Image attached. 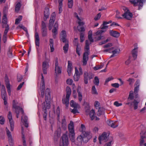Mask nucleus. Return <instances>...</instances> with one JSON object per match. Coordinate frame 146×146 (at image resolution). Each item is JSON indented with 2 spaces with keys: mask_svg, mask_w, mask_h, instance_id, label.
Segmentation results:
<instances>
[{
  "mask_svg": "<svg viewBox=\"0 0 146 146\" xmlns=\"http://www.w3.org/2000/svg\"><path fill=\"white\" fill-rule=\"evenodd\" d=\"M91 137L90 132L83 131L81 135L78 137L75 141L74 140V142L72 143L77 145H81L82 144V141L84 143H86Z\"/></svg>",
  "mask_w": 146,
  "mask_h": 146,
  "instance_id": "f257e3e1",
  "label": "nucleus"
},
{
  "mask_svg": "<svg viewBox=\"0 0 146 146\" xmlns=\"http://www.w3.org/2000/svg\"><path fill=\"white\" fill-rule=\"evenodd\" d=\"M45 102H44L42 104V107L43 111L44 113H46L47 110L50 109V89L47 88L45 93Z\"/></svg>",
  "mask_w": 146,
  "mask_h": 146,
  "instance_id": "f03ea898",
  "label": "nucleus"
},
{
  "mask_svg": "<svg viewBox=\"0 0 146 146\" xmlns=\"http://www.w3.org/2000/svg\"><path fill=\"white\" fill-rule=\"evenodd\" d=\"M68 129L69 132V136L70 141L72 142H74L75 134L74 129V124L73 122L72 121H70V123L68 125Z\"/></svg>",
  "mask_w": 146,
  "mask_h": 146,
  "instance_id": "7ed1b4c3",
  "label": "nucleus"
},
{
  "mask_svg": "<svg viewBox=\"0 0 146 146\" xmlns=\"http://www.w3.org/2000/svg\"><path fill=\"white\" fill-rule=\"evenodd\" d=\"M39 80L40 82V84L39 82L38 83V86L39 87L40 90L41 92V96L43 97L44 96V90L45 89V83L44 76L42 74L39 76Z\"/></svg>",
  "mask_w": 146,
  "mask_h": 146,
  "instance_id": "20e7f679",
  "label": "nucleus"
},
{
  "mask_svg": "<svg viewBox=\"0 0 146 146\" xmlns=\"http://www.w3.org/2000/svg\"><path fill=\"white\" fill-rule=\"evenodd\" d=\"M66 94L65 98L62 99L63 103L65 104L66 106L68 107L69 104V99L71 94V90L69 87H67L66 88Z\"/></svg>",
  "mask_w": 146,
  "mask_h": 146,
  "instance_id": "39448f33",
  "label": "nucleus"
},
{
  "mask_svg": "<svg viewBox=\"0 0 146 146\" xmlns=\"http://www.w3.org/2000/svg\"><path fill=\"white\" fill-rule=\"evenodd\" d=\"M123 9L124 11V13L122 15V17L127 20H131L133 17L132 14L130 12L128 9L125 7H123Z\"/></svg>",
  "mask_w": 146,
  "mask_h": 146,
  "instance_id": "423d86ee",
  "label": "nucleus"
},
{
  "mask_svg": "<svg viewBox=\"0 0 146 146\" xmlns=\"http://www.w3.org/2000/svg\"><path fill=\"white\" fill-rule=\"evenodd\" d=\"M79 69V71L76 67L75 68V73L73 77L75 81H78L80 78V76L83 74V70L82 68L80 67Z\"/></svg>",
  "mask_w": 146,
  "mask_h": 146,
  "instance_id": "0eeeda50",
  "label": "nucleus"
},
{
  "mask_svg": "<svg viewBox=\"0 0 146 146\" xmlns=\"http://www.w3.org/2000/svg\"><path fill=\"white\" fill-rule=\"evenodd\" d=\"M145 0H129L130 2L134 6H139L138 10H140L143 6V3L145 2Z\"/></svg>",
  "mask_w": 146,
  "mask_h": 146,
  "instance_id": "6e6552de",
  "label": "nucleus"
},
{
  "mask_svg": "<svg viewBox=\"0 0 146 146\" xmlns=\"http://www.w3.org/2000/svg\"><path fill=\"white\" fill-rule=\"evenodd\" d=\"M17 103L15 100L13 102V106L14 109H15L16 113H17L16 117H19V113L21 112L22 114L23 113V111L21 108L18 106L17 105Z\"/></svg>",
  "mask_w": 146,
  "mask_h": 146,
  "instance_id": "1a4fd4ad",
  "label": "nucleus"
},
{
  "mask_svg": "<svg viewBox=\"0 0 146 146\" xmlns=\"http://www.w3.org/2000/svg\"><path fill=\"white\" fill-rule=\"evenodd\" d=\"M70 106L71 107L74 108L71 111L72 113L74 114H75L79 112L78 109H79L80 108L79 104L73 100H71L70 102Z\"/></svg>",
  "mask_w": 146,
  "mask_h": 146,
  "instance_id": "9d476101",
  "label": "nucleus"
},
{
  "mask_svg": "<svg viewBox=\"0 0 146 146\" xmlns=\"http://www.w3.org/2000/svg\"><path fill=\"white\" fill-rule=\"evenodd\" d=\"M35 43L36 45L37 53L38 56H40V52L39 50V47L40 44V38L38 33L36 32L35 34Z\"/></svg>",
  "mask_w": 146,
  "mask_h": 146,
  "instance_id": "9b49d317",
  "label": "nucleus"
},
{
  "mask_svg": "<svg viewBox=\"0 0 146 146\" xmlns=\"http://www.w3.org/2000/svg\"><path fill=\"white\" fill-rule=\"evenodd\" d=\"M1 96L2 99L3 100L4 104L5 106L7 105V97L5 87L4 85H2V86L1 89Z\"/></svg>",
  "mask_w": 146,
  "mask_h": 146,
  "instance_id": "f8f14e48",
  "label": "nucleus"
},
{
  "mask_svg": "<svg viewBox=\"0 0 146 146\" xmlns=\"http://www.w3.org/2000/svg\"><path fill=\"white\" fill-rule=\"evenodd\" d=\"M109 136L105 133H104L99 137V139L100 144H101L103 142H106L109 139Z\"/></svg>",
  "mask_w": 146,
  "mask_h": 146,
  "instance_id": "ddd939ff",
  "label": "nucleus"
},
{
  "mask_svg": "<svg viewBox=\"0 0 146 146\" xmlns=\"http://www.w3.org/2000/svg\"><path fill=\"white\" fill-rule=\"evenodd\" d=\"M146 141V131L144 132L141 131L140 133V145L143 146L144 145V142Z\"/></svg>",
  "mask_w": 146,
  "mask_h": 146,
  "instance_id": "4468645a",
  "label": "nucleus"
},
{
  "mask_svg": "<svg viewBox=\"0 0 146 146\" xmlns=\"http://www.w3.org/2000/svg\"><path fill=\"white\" fill-rule=\"evenodd\" d=\"M8 117L9 120L10 125L11 127V130L13 131L14 129V123L12 118V116L11 113V111L9 112L8 115Z\"/></svg>",
  "mask_w": 146,
  "mask_h": 146,
  "instance_id": "2eb2a0df",
  "label": "nucleus"
},
{
  "mask_svg": "<svg viewBox=\"0 0 146 146\" xmlns=\"http://www.w3.org/2000/svg\"><path fill=\"white\" fill-rule=\"evenodd\" d=\"M62 144H60V146H68L69 144L68 138L66 134H64L62 137Z\"/></svg>",
  "mask_w": 146,
  "mask_h": 146,
  "instance_id": "dca6fc26",
  "label": "nucleus"
},
{
  "mask_svg": "<svg viewBox=\"0 0 146 146\" xmlns=\"http://www.w3.org/2000/svg\"><path fill=\"white\" fill-rule=\"evenodd\" d=\"M55 14L54 13H53L51 15L49 24V29L50 30H51L52 28L54 23L55 19Z\"/></svg>",
  "mask_w": 146,
  "mask_h": 146,
  "instance_id": "f3484780",
  "label": "nucleus"
},
{
  "mask_svg": "<svg viewBox=\"0 0 146 146\" xmlns=\"http://www.w3.org/2000/svg\"><path fill=\"white\" fill-rule=\"evenodd\" d=\"M60 35V40L63 42H65L68 41L66 39L67 35L65 31L64 30L62 31Z\"/></svg>",
  "mask_w": 146,
  "mask_h": 146,
  "instance_id": "a211bd4d",
  "label": "nucleus"
},
{
  "mask_svg": "<svg viewBox=\"0 0 146 146\" xmlns=\"http://www.w3.org/2000/svg\"><path fill=\"white\" fill-rule=\"evenodd\" d=\"M49 66L48 61V60H45L43 61L42 66L43 73L44 74H46L47 70L49 68Z\"/></svg>",
  "mask_w": 146,
  "mask_h": 146,
  "instance_id": "6ab92c4d",
  "label": "nucleus"
},
{
  "mask_svg": "<svg viewBox=\"0 0 146 146\" xmlns=\"http://www.w3.org/2000/svg\"><path fill=\"white\" fill-rule=\"evenodd\" d=\"M104 52H108L109 53H112L113 55L118 53L119 50L117 48H115L113 47H112L110 48H108L107 49L105 50L104 51Z\"/></svg>",
  "mask_w": 146,
  "mask_h": 146,
  "instance_id": "aec40b11",
  "label": "nucleus"
},
{
  "mask_svg": "<svg viewBox=\"0 0 146 146\" xmlns=\"http://www.w3.org/2000/svg\"><path fill=\"white\" fill-rule=\"evenodd\" d=\"M88 54L87 52H85L83 55L82 58V62L84 65H86L87 62V61L88 60Z\"/></svg>",
  "mask_w": 146,
  "mask_h": 146,
  "instance_id": "412c9836",
  "label": "nucleus"
},
{
  "mask_svg": "<svg viewBox=\"0 0 146 146\" xmlns=\"http://www.w3.org/2000/svg\"><path fill=\"white\" fill-rule=\"evenodd\" d=\"M68 65L67 68V72L69 76L71 75L72 72L73 70L72 64L71 62L70 61H68Z\"/></svg>",
  "mask_w": 146,
  "mask_h": 146,
  "instance_id": "4be33fe9",
  "label": "nucleus"
},
{
  "mask_svg": "<svg viewBox=\"0 0 146 146\" xmlns=\"http://www.w3.org/2000/svg\"><path fill=\"white\" fill-rule=\"evenodd\" d=\"M61 128L63 130H66L67 129V125L65 117L64 116L62 119L61 121Z\"/></svg>",
  "mask_w": 146,
  "mask_h": 146,
  "instance_id": "5701e85b",
  "label": "nucleus"
},
{
  "mask_svg": "<svg viewBox=\"0 0 146 146\" xmlns=\"http://www.w3.org/2000/svg\"><path fill=\"white\" fill-rule=\"evenodd\" d=\"M134 94L133 92L132 91H130L129 92V95L128 97L127 98L128 102L126 104L129 105L130 104L131 105H132V103H131L130 101L131 100H133L134 98Z\"/></svg>",
  "mask_w": 146,
  "mask_h": 146,
  "instance_id": "b1692460",
  "label": "nucleus"
},
{
  "mask_svg": "<svg viewBox=\"0 0 146 146\" xmlns=\"http://www.w3.org/2000/svg\"><path fill=\"white\" fill-rule=\"evenodd\" d=\"M104 32V31L103 30H99L95 33L94 35H100L99 36L96 37V38L97 40H100L102 38L103 36L101 35L102 34V33H103Z\"/></svg>",
  "mask_w": 146,
  "mask_h": 146,
  "instance_id": "393cba45",
  "label": "nucleus"
},
{
  "mask_svg": "<svg viewBox=\"0 0 146 146\" xmlns=\"http://www.w3.org/2000/svg\"><path fill=\"white\" fill-rule=\"evenodd\" d=\"M90 115L92 120L95 119L96 120H98L99 119V118L95 116V113L94 110L93 109L90 111Z\"/></svg>",
  "mask_w": 146,
  "mask_h": 146,
  "instance_id": "a878e982",
  "label": "nucleus"
},
{
  "mask_svg": "<svg viewBox=\"0 0 146 146\" xmlns=\"http://www.w3.org/2000/svg\"><path fill=\"white\" fill-rule=\"evenodd\" d=\"M6 131L7 134L8 138L9 143L10 144L12 145L13 144V139L12 137L11 133L9 131L8 129L7 128H6Z\"/></svg>",
  "mask_w": 146,
  "mask_h": 146,
  "instance_id": "bb28decb",
  "label": "nucleus"
},
{
  "mask_svg": "<svg viewBox=\"0 0 146 146\" xmlns=\"http://www.w3.org/2000/svg\"><path fill=\"white\" fill-rule=\"evenodd\" d=\"M108 124L113 128H115L118 126V124H116L117 121H110L108 120L107 121Z\"/></svg>",
  "mask_w": 146,
  "mask_h": 146,
  "instance_id": "cd10ccee",
  "label": "nucleus"
},
{
  "mask_svg": "<svg viewBox=\"0 0 146 146\" xmlns=\"http://www.w3.org/2000/svg\"><path fill=\"white\" fill-rule=\"evenodd\" d=\"M74 16L76 17L77 19L79 20L78 22V23L79 24L78 26H82L84 24V23L83 21H82L83 19L82 18H79L77 14L76 13H74Z\"/></svg>",
  "mask_w": 146,
  "mask_h": 146,
  "instance_id": "c85d7f7f",
  "label": "nucleus"
},
{
  "mask_svg": "<svg viewBox=\"0 0 146 146\" xmlns=\"http://www.w3.org/2000/svg\"><path fill=\"white\" fill-rule=\"evenodd\" d=\"M110 34L111 36L116 38H117L120 35V34L119 33L113 30L110 31Z\"/></svg>",
  "mask_w": 146,
  "mask_h": 146,
  "instance_id": "c756f323",
  "label": "nucleus"
},
{
  "mask_svg": "<svg viewBox=\"0 0 146 146\" xmlns=\"http://www.w3.org/2000/svg\"><path fill=\"white\" fill-rule=\"evenodd\" d=\"M27 120L28 118L26 116L23 115L22 116L21 121L26 127H28Z\"/></svg>",
  "mask_w": 146,
  "mask_h": 146,
  "instance_id": "7c9ffc66",
  "label": "nucleus"
},
{
  "mask_svg": "<svg viewBox=\"0 0 146 146\" xmlns=\"http://www.w3.org/2000/svg\"><path fill=\"white\" fill-rule=\"evenodd\" d=\"M55 72L57 74H60L61 73V68L58 65L55 66Z\"/></svg>",
  "mask_w": 146,
  "mask_h": 146,
  "instance_id": "2f4dec72",
  "label": "nucleus"
},
{
  "mask_svg": "<svg viewBox=\"0 0 146 146\" xmlns=\"http://www.w3.org/2000/svg\"><path fill=\"white\" fill-rule=\"evenodd\" d=\"M49 9L48 8H46L44 11V20L46 21L48 18L49 15Z\"/></svg>",
  "mask_w": 146,
  "mask_h": 146,
  "instance_id": "473e14b6",
  "label": "nucleus"
},
{
  "mask_svg": "<svg viewBox=\"0 0 146 146\" xmlns=\"http://www.w3.org/2000/svg\"><path fill=\"white\" fill-rule=\"evenodd\" d=\"M65 44L63 47V49L64 50V52L65 53L67 52L69 48V44L68 41L66 42Z\"/></svg>",
  "mask_w": 146,
  "mask_h": 146,
  "instance_id": "72a5a7b5",
  "label": "nucleus"
},
{
  "mask_svg": "<svg viewBox=\"0 0 146 146\" xmlns=\"http://www.w3.org/2000/svg\"><path fill=\"white\" fill-rule=\"evenodd\" d=\"M140 100H134L133 101L132 103L134 107V109L135 110H136L138 108V104Z\"/></svg>",
  "mask_w": 146,
  "mask_h": 146,
  "instance_id": "f704fd0d",
  "label": "nucleus"
},
{
  "mask_svg": "<svg viewBox=\"0 0 146 146\" xmlns=\"http://www.w3.org/2000/svg\"><path fill=\"white\" fill-rule=\"evenodd\" d=\"M138 47H136L132 51V54L133 57L135 59L137 57Z\"/></svg>",
  "mask_w": 146,
  "mask_h": 146,
  "instance_id": "c9c22d12",
  "label": "nucleus"
},
{
  "mask_svg": "<svg viewBox=\"0 0 146 146\" xmlns=\"http://www.w3.org/2000/svg\"><path fill=\"white\" fill-rule=\"evenodd\" d=\"M89 43L88 40H86V46L84 49L85 51V52H88V54H89Z\"/></svg>",
  "mask_w": 146,
  "mask_h": 146,
  "instance_id": "e433bc0d",
  "label": "nucleus"
},
{
  "mask_svg": "<svg viewBox=\"0 0 146 146\" xmlns=\"http://www.w3.org/2000/svg\"><path fill=\"white\" fill-rule=\"evenodd\" d=\"M61 131V129L60 128H59L56 131L54 134V137L55 138L57 139L60 135V133Z\"/></svg>",
  "mask_w": 146,
  "mask_h": 146,
  "instance_id": "4c0bfd02",
  "label": "nucleus"
},
{
  "mask_svg": "<svg viewBox=\"0 0 146 146\" xmlns=\"http://www.w3.org/2000/svg\"><path fill=\"white\" fill-rule=\"evenodd\" d=\"M50 52H53L54 50V48L53 47V39H50Z\"/></svg>",
  "mask_w": 146,
  "mask_h": 146,
  "instance_id": "58836bf2",
  "label": "nucleus"
},
{
  "mask_svg": "<svg viewBox=\"0 0 146 146\" xmlns=\"http://www.w3.org/2000/svg\"><path fill=\"white\" fill-rule=\"evenodd\" d=\"M87 76V78L89 79L92 78L93 77V75L91 73H88L86 72H85L84 73V78H85V76Z\"/></svg>",
  "mask_w": 146,
  "mask_h": 146,
  "instance_id": "ea45409f",
  "label": "nucleus"
},
{
  "mask_svg": "<svg viewBox=\"0 0 146 146\" xmlns=\"http://www.w3.org/2000/svg\"><path fill=\"white\" fill-rule=\"evenodd\" d=\"M139 87L138 86H136L134 88L133 93L134 94H135V98H137L138 95L137 93L139 91Z\"/></svg>",
  "mask_w": 146,
  "mask_h": 146,
  "instance_id": "a19ab883",
  "label": "nucleus"
},
{
  "mask_svg": "<svg viewBox=\"0 0 146 146\" xmlns=\"http://www.w3.org/2000/svg\"><path fill=\"white\" fill-rule=\"evenodd\" d=\"M63 0H58V3L59 4V13H61L62 11V2Z\"/></svg>",
  "mask_w": 146,
  "mask_h": 146,
  "instance_id": "79ce46f5",
  "label": "nucleus"
},
{
  "mask_svg": "<svg viewBox=\"0 0 146 146\" xmlns=\"http://www.w3.org/2000/svg\"><path fill=\"white\" fill-rule=\"evenodd\" d=\"M6 86L7 89V90L8 93L9 95L10 96L11 95V91L10 84H9L8 82H7L6 84Z\"/></svg>",
  "mask_w": 146,
  "mask_h": 146,
  "instance_id": "37998d69",
  "label": "nucleus"
},
{
  "mask_svg": "<svg viewBox=\"0 0 146 146\" xmlns=\"http://www.w3.org/2000/svg\"><path fill=\"white\" fill-rule=\"evenodd\" d=\"M106 21H104L103 24L101 25L100 28L101 29H106L108 28V26L107 25Z\"/></svg>",
  "mask_w": 146,
  "mask_h": 146,
  "instance_id": "c03bdc74",
  "label": "nucleus"
},
{
  "mask_svg": "<svg viewBox=\"0 0 146 146\" xmlns=\"http://www.w3.org/2000/svg\"><path fill=\"white\" fill-rule=\"evenodd\" d=\"M7 15L6 14H4L2 18V23L4 24H5L6 25L7 23Z\"/></svg>",
  "mask_w": 146,
  "mask_h": 146,
  "instance_id": "a18cd8bd",
  "label": "nucleus"
},
{
  "mask_svg": "<svg viewBox=\"0 0 146 146\" xmlns=\"http://www.w3.org/2000/svg\"><path fill=\"white\" fill-rule=\"evenodd\" d=\"M68 5L69 8H71L73 5V0H68Z\"/></svg>",
  "mask_w": 146,
  "mask_h": 146,
  "instance_id": "49530a36",
  "label": "nucleus"
},
{
  "mask_svg": "<svg viewBox=\"0 0 146 146\" xmlns=\"http://www.w3.org/2000/svg\"><path fill=\"white\" fill-rule=\"evenodd\" d=\"M92 94L97 95L98 94L96 89L94 86L92 87Z\"/></svg>",
  "mask_w": 146,
  "mask_h": 146,
  "instance_id": "de8ad7c7",
  "label": "nucleus"
},
{
  "mask_svg": "<svg viewBox=\"0 0 146 146\" xmlns=\"http://www.w3.org/2000/svg\"><path fill=\"white\" fill-rule=\"evenodd\" d=\"M9 28L8 25H6V26L5 29V30L3 36L5 38L6 36H7V34L9 30Z\"/></svg>",
  "mask_w": 146,
  "mask_h": 146,
  "instance_id": "09e8293b",
  "label": "nucleus"
},
{
  "mask_svg": "<svg viewBox=\"0 0 146 146\" xmlns=\"http://www.w3.org/2000/svg\"><path fill=\"white\" fill-rule=\"evenodd\" d=\"M21 6V4L20 3L18 2L15 6V11L16 12H18Z\"/></svg>",
  "mask_w": 146,
  "mask_h": 146,
  "instance_id": "8fccbe9b",
  "label": "nucleus"
},
{
  "mask_svg": "<svg viewBox=\"0 0 146 146\" xmlns=\"http://www.w3.org/2000/svg\"><path fill=\"white\" fill-rule=\"evenodd\" d=\"M22 19V16H19L18 18H17L16 19L15 22V24H18L20 21Z\"/></svg>",
  "mask_w": 146,
  "mask_h": 146,
  "instance_id": "3c124183",
  "label": "nucleus"
},
{
  "mask_svg": "<svg viewBox=\"0 0 146 146\" xmlns=\"http://www.w3.org/2000/svg\"><path fill=\"white\" fill-rule=\"evenodd\" d=\"M94 83V84L98 86L99 85V81L98 77L96 76L95 77Z\"/></svg>",
  "mask_w": 146,
  "mask_h": 146,
  "instance_id": "603ef678",
  "label": "nucleus"
},
{
  "mask_svg": "<svg viewBox=\"0 0 146 146\" xmlns=\"http://www.w3.org/2000/svg\"><path fill=\"white\" fill-rule=\"evenodd\" d=\"M78 31L79 32L84 31H85V29L84 27L82 26H78L77 27Z\"/></svg>",
  "mask_w": 146,
  "mask_h": 146,
  "instance_id": "864d4df0",
  "label": "nucleus"
},
{
  "mask_svg": "<svg viewBox=\"0 0 146 146\" xmlns=\"http://www.w3.org/2000/svg\"><path fill=\"white\" fill-rule=\"evenodd\" d=\"M120 12L118 11H116V18L117 19H122V17H121L120 16Z\"/></svg>",
  "mask_w": 146,
  "mask_h": 146,
  "instance_id": "5fc2aeb1",
  "label": "nucleus"
},
{
  "mask_svg": "<svg viewBox=\"0 0 146 146\" xmlns=\"http://www.w3.org/2000/svg\"><path fill=\"white\" fill-rule=\"evenodd\" d=\"M42 36H45L47 35V32L46 29H42Z\"/></svg>",
  "mask_w": 146,
  "mask_h": 146,
  "instance_id": "6e6d98bb",
  "label": "nucleus"
},
{
  "mask_svg": "<svg viewBox=\"0 0 146 146\" xmlns=\"http://www.w3.org/2000/svg\"><path fill=\"white\" fill-rule=\"evenodd\" d=\"M73 82V81L71 79L69 78L67 79L66 81V83L69 85H71Z\"/></svg>",
  "mask_w": 146,
  "mask_h": 146,
  "instance_id": "4d7b16f0",
  "label": "nucleus"
},
{
  "mask_svg": "<svg viewBox=\"0 0 146 146\" xmlns=\"http://www.w3.org/2000/svg\"><path fill=\"white\" fill-rule=\"evenodd\" d=\"M5 119L2 116H0V124L3 125L4 123Z\"/></svg>",
  "mask_w": 146,
  "mask_h": 146,
  "instance_id": "13d9d810",
  "label": "nucleus"
},
{
  "mask_svg": "<svg viewBox=\"0 0 146 146\" xmlns=\"http://www.w3.org/2000/svg\"><path fill=\"white\" fill-rule=\"evenodd\" d=\"M85 112L86 114L88 115L90 113V107L89 105H87L85 108Z\"/></svg>",
  "mask_w": 146,
  "mask_h": 146,
  "instance_id": "bf43d9fd",
  "label": "nucleus"
},
{
  "mask_svg": "<svg viewBox=\"0 0 146 146\" xmlns=\"http://www.w3.org/2000/svg\"><path fill=\"white\" fill-rule=\"evenodd\" d=\"M111 139L108 140V142L106 144L105 146H110L111 145V143L112 142V139L111 138Z\"/></svg>",
  "mask_w": 146,
  "mask_h": 146,
  "instance_id": "052dcab7",
  "label": "nucleus"
},
{
  "mask_svg": "<svg viewBox=\"0 0 146 146\" xmlns=\"http://www.w3.org/2000/svg\"><path fill=\"white\" fill-rule=\"evenodd\" d=\"M113 79V78L112 77H110L107 78L106 80L105 84H106L108 82L112 80Z\"/></svg>",
  "mask_w": 146,
  "mask_h": 146,
  "instance_id": "680f3d73",
  "label": "nucleus"
},
{
  "mask_svg": "<svg viewBox=\"0 0 146 146\" xmlns=\"http://www.w3.org/2000/svg\"><path fill=\"white\" fill-rule=\"evenodd\" d=\"M101 17V14L100 13L98 14L94 17V19L95 21H97L99 20Z\"/></svg>",
  "mask_w": 146,
  "mask_h": 146,
  "instance_id": "e2e57ef3",
  "label": "nucleus"
},
{
  "mask_svg": "<svg viewBox=\"0 0 146 146\" xmlns=\"http://www.w3.org/2000/svg\"><path fill=\"white\" fill-rule=\"evenodd\" d=\"M127 81L129 82V84L130 86H132L134 80V79L129 78Z\"/></svg>",
  "mask_w": 146,
  "mask_h": 146,
  "instance_id": "0e129e2a",
  "label": "nucleus"
},
{
  "mask_svg": "<svg viewBox=\"0 0 146 146\" xmlns=\"http://www.w3.org/2000/svg\"><path fill=\"white\" fill-rule=\"evenodd\" d=\"M80 89L81 87L80 86H78L77 90V92L78 94V97L82 96V93L79 91V90H80Z\"/></svg>",
  "mask_w": 146,
  "mask_h": 146,
  "instance_id": "69168bd1",
  "label": "nucleus"
},
{
  "mask_svg": "<svg viewBox=\"0 0 146 146\" xmlns=\"http://www.w3.org/2000/svg\"><path fill=\"white\" fill-rule=\"evenodd\" d=\"M112 86L115 88H118L119 86V84L118 83L112 84H111Z\"/></svg>",
  "mask_w": 146,
  "mask_h": 146,
  "instance_id": "338daca9",
  "label": "nucleus"
},
{
  "mask_svg": "<svg viewBox=\"0 0 146 146\" xmlns=\"http://www.w3.org/2000/svg\"><path fill=\"white\" fill-rule=\"evenodd\" d=\"M114 104L116 107H119L122 105V103H119L117 101H115L114 102Z\"/></svg>",
  "mask_w": 146,
  "mask_h": 146,
  "instance_id": "774afa93",
  "label": "nucleus"
}]
</instances>
